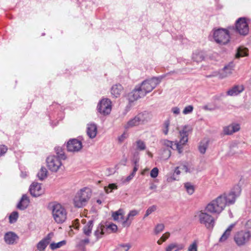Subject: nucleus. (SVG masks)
<instances>
[{"label":"nucleus","instance_id":"obj_1","mask_svg":"<svg viewBox=\"0 0 251 251\" xmlns=\"http://www.w3.org/2000/svg\"><path fill=\"white\" fill-rule=\"evenodd\" d=\"M238 196L234 192L223 194L207 204L204 210L197 211L195 217L200 224L208 229H212L215 225L216 219L208 212L219 215L226 206L235 202Z\"/></svg>","mask_w":251,"mask_h":251},{"label":"nucleus","instance_id":"obj_2","mask_svg":"<svg viewBox=\"0 0 251 251\" xmlns=\"http://www.w3.org/2000/svg\"><path fill=\"white\" fill-rule=\"evenodd\" d=\"M160 80L156 77L144 81L139 86L136 88L128 95L130 102L137 100L145 97L147 94L151 92L159 83Z\"/></svg>","mask_w":251,"mask_h":251},{"label":"nucleus","instance_id":"obj_3","mask_svg":"<svg viewBox=\"0 0 251 251\" xmlns=\"http://www.w3.org/2000/svg\"><path fill=\"white\" fill-rule=\"evenodd\" d=\"M50 207L53 219L57 223L62 224L66 220L67 212L60 204L53 203Z\"/></svg>","mask_w":251,"mask_h":251},{"label":"nucleus","instance_id":"obj_4","mask_svg":"<svg viewBox=\"0 0 251 251\" xmlns=\"http://www.w3.org/2000/svg\"><path fill=\"white\" fill-rule=\"evenodd\" d=\"M91 197V190L87 187L83 188L78 191L74 199L75 207L80 208L84 206Z\"/></svg>","mask_w":251,"mask_h":251},{"label":"nucleus","instance_id":"obj_5","mask_svg":"<svg viewBox=\"0 0 251 251\" xmlns=\"http://www.w3.org/2000/svg\"><path fill=\"white\" fill-rule=\"evenodd\" d=\"M234 27H229L228 29L218 28L213 31V36L215 41L219 44L225 45L230 41V32L234 30Z\"/></svg>","mask_w":251,"mask_h":251},{"label":"nucleus","instance_id":"obj_6","mask_svg":"<svg viewBox=\"0 0 251 251\" xmlns=\"http://www.w3.org/2000/svg\"><path fill=\"white\" fill-rule=\"evenodd\" d=\"M149 118V115L147 113H139L133 118L129 120L125 125V128L128 129L134 126H138L147 122Z\"/></svg>","mask_w":251,"mask_h":251},{"label":"nucleus","instance_id":"obj_7","mask_svg":"<svg viewBox=\"0 0 251 251\" xmlns=\"http://www.w3.org/2000/svg\"><path fill=\"white\" fill-rule=\"evenodd\" d=\"M191 131V128L187 126H185L182 129L179 131L180 138L179 142L176 143V149L179 153H182L183 147L188 142V136L189 132Z\"/></svg>","mask_w":251,"mask_h":251},{"label":"nucleus","instance_id":"obj_8","mask_svg":"<svg viewBox=\"0 0 251 251\" xmlns=\"http://www.w3.org/2000/svg\"><path fill=\"white\" fill-rule=\"evenodd\" d=\"M251 233L249 231L241 230L236 233L234 236V241L239 247L245 245L250 241Z\"/></svg>","mask_w":251,"mask_h":251},{"label":"nucleus","instance_id":"obj_9","mask_svg":"<svg viewBox=\"0 0 251 251\" xmlns=\"http://www.w3.org/2000/svg\"><path fill=\"white\" fill-rule=\"evenodd\" d=\"M111 101L108 98L101 99L98 104L97 110L101 115H109L112 109Z\"/></svg>","mask_w":251,"mask_h":251},{"label":"nucleus","instance_id":"obj_10","mask_svg":"<svg viewBox=\"0 0 251 251\" xmlns=\"http://www.w3.org/2000/svg\"><path fill=\"white\" fill-rule=\"evenodd\" d=\"M235 29L240 35L243 36L247 35L249 32V27L246 18H239L236 21Z\"/></svg>","mask_w":251,"mask_h":251},{"label":"nucleus","instance_id":"obj_11","mask_svg":"<svg viewBox=\"0 0 251 251\" xmlns=\"http://www.w3.org/2000/svg\"><path fill=\"white\" fill-rule=\"evenodd\" d=\"M47 165L51 172H56L62 166L61 160L55 155H50L46 159Z\"/></svg>","mask_w":251,"mask_h":251},{"label":"nucleus","instance_id":"obj_12","mask_svg":"<svg viewBox=\"0 0 251 251\" xmlns=\"http://www.w3.org/2000/svg\"><path fill=\"white\" fill-rule=\"evenodd\" d=\"M67 150L70 152H78L82 148L81 141L76 139H70L67 143Z\"/></svg>","mask_w":251,"mask_h":251},{"label":"nucleus","instance_id":"obj_13","mask_svg":"<svg viewBox=\"0 0 251 251\" xmlns=\"http://www.w3.org/2000/svg\"><path fill=\"white\" fill-rule=\"evenodd\" d=\"M53 236V233L52 232H50L41 240L36 246L38 250L39 251H43L49 244Z\"/></svg>","mask_w":251,"mask_h":251},{"label":"nucleus","instance_id":"obj_14","mask_svg":"<svg viewBox=\"0 0 251 251\" xmlns=\"http://www.w3.org/2000/svg\"><path fill=\"white\" fill-rule=\"evenodd\" d=\"M29 191L30 194L35 197H39L43 193V190L41 188V184L35 182H33L31 184Z\"/></svg>","mask_w":251,"mask_h":251},{"label":"nucleus","instance_id":"obj_15","mask_svg":"<svg viewBox=\"0 0 251 251\" xmlns=\"http://www.w3.org/2000/svg\"><path fill=\"white\" fill-rule=\"evenodd\" d=\"M18 239V236L15 233L11 231L6 233L4 237V241L8 245L16 244Z\"/></svg>","mask_w":251,"mask_h":251},{"label":"nucleus","instance_id":"obj_16","mask_svg":"<svg viewBox=\"0 0 251 251\" xmlns=\"http://www.w3.org/2000/svg\"><path fill=\"white\" fill-rule=\"evenodd\" d=\"M138 214V210L134 209L130 211L128 213L126 220L123 221V226L124 227H129L134 219V217L137 216Z\"/></svg>","mask_w":251,"mask_h":251},{"label":"nucleus","instance_id":"obj_17","mask_svg":"<svg viewBox=\"0 0 251 251\" xmlns=\"http://www.w3.org/2000/svg\"><path fill=\"white\" fill-rule=\"evenodd\" d=\"M234 65L233 62H230L227 65L224 67L220 73V77L224 78L231 75L234 70Z\"/></svg>","mask_w":251,"mask_h":251},{"label":"nucleus","instance_id":"obj_18","mask_svg":"<svg viewBox=\"0 0 251 251\" xmlns=\"http://www.w3.org/2000/svg\"><path fill=\"white\" fill-rule=\"evenodd\" d=\"M240 129V126L238 124H231L224 128V132L226 135H231L238 131Z\"/></svg>","mask_w":251,"mask_h":251},{"label":"nucleus","instance_id":"obj_19","mask_svg":"<svg viewBox=\"0 0 251 251\" xmlns=\"http://www.w3.org/2000/svg\"><path fill=\"white\" fill-rule=\"evenodd\" d=\"M244 90L243 85H235L229 89L226 92L227 95L230 96H235L241 93Z\"/></svg>","mask_w":251,"mask_h":251},{"label":"nucleus","instance_id":"obj_20","mask_svg":"<svg viewBox=\"0 0 251 251\" xmlns=\"http://www.w3.org/2000/svg\"><path fill=\"white\" fill-rule=\"evenodd\" d=\"M87 133L90 138H94L97 133V127L96 124L93 123L87 125Z\"/></svg>","mask_w":251,"mask_h":251},{"label":"nucleus","instance_id":"obj_21","mask_svg":"<svg viewBox=\"0 0 251 251\" xmlns=\"http://www.w3.org/2000/svg\"><path fill=\"white\" fill-rule=\"evenodd\" d=\"M29 203V200L26 194L22 196L20 202L17 204V208L20 210L26 209Z\"/></svg>","mask_w":251,"mask_h":251},{"label":"nucleus","instance_id":"obj_22","mask_svg":"<svg viewBox=\"0 0 251 251\" xmlns=\"http://www.w3.org/2000/svg\"><path fill=\"white\" fill-rule=\"evenodd\" d=\"M184 245L183 244H178L177 243H172L169 244L165 249V251H179L184 248Z\"/></svg>","mask_w":251,"mask_h":251},{"label":"nucleus","instance_id":"obj_23","mask_svg":"<svg viewBox=\"0 0 251 251\" xmlns=\"http://www.w3.org/2000/svg\"><path fill=\"white\" fill-rule=\"evenodd\" d=\"M112 217L113 220L115 221L122 222L124 221V212L123 209H120L118 210L113 212L112 214Z\"/></svg>","mask_w":251,"mask_h":251},{"label":"nucleus","instance_id":"obj_24","mask_svg":"<svg viewBox=\"0 0 251 251\" xmlns=\"http://www.w3.org/2000/svg\"><path fill=\"white\" fill-rule=\"evenodd\" d=\"M105 231V226L101 224H99L94 231V235L96 237L97 240H98L100 238H102L104 234Z\"/></svg>","mask_w":251,"mask_h":251},{"label":"nucleus","instance_id":"obj_25","mask_svg":"<svg viewBox=\"0 0 251 251\" xmlns=\"http://www.w3.org/2000/svg\"><path fill=\"white\" fill-rule=\"evenodd\" d=\"M123 88L120 84H117L112 86L111 89V94L114 97L118 98L122 92Z\"/></svg>","mask_w":251,"mask_h":251},{"label":"nucleus","instance_id":"obj_26","mask_svg":"<svg viewBox=\"0 0 251 251\" xmlns=\"http://www.w3.org/2000/svg\"><path fill=\"white\" fill-rule=\"evenodd\" d=\"M94 226V221L89 220L83 228V233L87 236H89L92 232Z\"/></svg>","mask_w":251,"mask_h":251},{"label":"nucleus","instance_id":"obj_27","mask_svg":"<svg viewBox=\"0 0 251 251\" xmlns=\"http://www.w3.org/2000/svg\"><path fill=\"white\" fill-rule=\"evenodd\" d=\"M204 58V55L201 51H196L193 53V59L194 61L200 62L202 61Z\"/></svg>","mask_w":251,"mask_h":251},{"label":"nucleus","instance_id":"obj_28","mask_svg":"<svg viewBox=\"0 0 251 251\" xmlns=\"http://www.w3.org/2000/svg\"><path fill=\"white\" fill-rule=\"evenodd\" d=\"M48 171L45 167H42L37 174L38 178L43 180L47 177Z\"/></svg>","mask_w":251,"mask_h":251},{"label":"nucleus","instance_id":"obj_29","mask_svg":"<svg viewBox=\"0 0 251 251\" xmlns=\"http://www.w3.org/2000/svg\"><path fill=\"white\" fill-rule=\"evenodd\" d=\"M248 55V50L246 48L239 47L237 49V52L236 54V57L239 58Z\"/></svg>","mask_w":251,"mask_h":251},{"label":"nucleus","instance_id":"obj_30","mask_svg":"<svg viewBox=\"0 0 251 251\" xmlns=\"http://www.w3.org/2000/svg\"><path fill=\"white\" fill-rule=\"evenodd\" d=\"M55 151L57 154L56 156L58 157L60 160H65L66 158L64 152L61 148L56 147L55 148Z\"/></svg>","mask_w":251,"mask_h":251},{"label":"nucleus","instance_id":"obj_31","mask_svg":"<svg viewBox=\"0 0 251 251\" xmlns=\"http://www.w3.org/2000/svg\"><path fill=\"white\" fill-rule=\"evenodd\" d=\"M136 149L138 151H144L146 148L145 142L141 140H138L135 143Z\"/></svg>","mask_w":251,"mask_h":251},{"label":"nucleus","instance_id":"obj_32","mask_svg":"<svg viewBox=\"0 0 251 251\" xmlns=\"http://www.w3.org/2000/svg\"><path fill=\"white\" fill-rule=\"evenodd\" d=\"M208 146L207 141L201 142L199 146V150L201 154H204Z\"/></svg>","mask_w":251,"mask_h":251},{"label":"nucleus","instance_id":"obj_33","mask_svg":"<svg viewBox=\"0 0 251 251\" xmlns=\"http://www.w3.org/2000/svg\"><path fill=\"white\" fill-rule=\"evenodd\" d=\"M66 244V241L65 240H63L60 242H59L57 243H52L50 244V247L51 250H55L58 248H60L62 246L65 245Z\"/></svg>","mask_w":251,"mask_h":251},{"label":"nucleus","instance_id":"obj_34","mask_svg":"<svg viewBox=\"0 0 251 251\" xmlns=\"http://www.w3.org/2000/svg\"><path fill=\"white\" fill-rule=\"evenodd\" d=\"M184 187L188 194L192 195L194 192V187L191 183L186 182L184 183Z\"/></svg>","mask_w":251,"mask_h":251},{"label":"nucleus","instance_id":"obj_35","mask_svg":"<svg viewBox=\"0 0 251 251\" xmlns=\"http://www.w3.org/2000/svg\"><path fill=\"white\" fill-rule=\"evenodd\" d=\"M180 169L182 171H184L186 173H192L194 170V168L192 167L191 166H189L186 164H183L180 166Z\"/></svg>","mask_w":251,"mask_h":251},{"label":"nucleus","instance_id":"obj_36","mask_svg":"<svg viewBox=\"0 0 251 251\" xmlns=\"http://www.w3.org/2000/svg\"><path fill=\"white\" fill-rule=\"evenodd\" d=\"M171 154V151L170 149H164L162 154V158L164 160H167L170 157Z\"/></svg>","mask_w":251,"mask_h":251},{"label":"nucleus","instance_id":"obj_37","mask_svg":"<svg viewBox=\"0 0 251 251\" xmlns=\"http://www.w3.org/2000/svg\"><path fill=\"white\" fill-rule=\"evenodd\" d=\"M18 218V213L17 211H13L9 216V223L11 224L15 223L17 221Z\"/></svg>","mask_w":251,"mask_h":251},{"label":"nucleus","instance_id":"obj_38","mask_svg":"<svg viewBox=\"0 0 251 251\" xmlns=\"http://www.w3.org/2000/svg\"><path fill=\"white\" fill-rule=\"evenodd\" d=\"M161 142L162 145L166 147V149H170V150L172 149V146L173 145V142L172 141L167 139H164L161 140Z\"/></svg>","mask_w":251,"mask_h":251},{"label":"nucleus","instance_id":"obj_39","mask_svg":"<svg viewBox=\"0 0 251 251\" xmlns=\"http://www.w3.org/2000/svg\"><path fill=\"white\" fill-rule=\"evenodd\" d=\"M164 225L163 224H157L154 229L155 234H157L162 231L164 229Z\"/></svg>","mask_w":251,"mask_h":251},{"label":"nucleus","instance_id":"obj_40","mask_svg":"<svg viewBox=\"0 0 251 251\" xmlns=\"http://www.w3.org/2000/svg\"><path fill=\"white\" fill-rule=\"evenodd\" d=\"M169 126H170V121L169 120L165 121L164 123L163 128V132L165 135H167L168 133Z\"/></svg>","mask_w":251,"mask_h":251},{"label":"nucleus","instance_id":"obj_41","mask_svg":"<svg viewBox=\"0 0 251 251\" xmlns=\"http://www.w3.org/2000/svg\"><path fill=\"white\" fill-rule=\"evenodd\" d=\"M106 229H109L112 232H116L117 231V226L114 224H111L106 226L105 227Z\"/></svg>","mask_w":251,"mask_h":251},{"label":"nucleus","instance_id":"obj_42","mask_svg":"<svg viewBox=\"0 0 251 251\" xmlns=\"http://www.w3.org/2000/svg\"><path fill=\"white\" fill-rule=\"evenodd\" d=\"M230 233H228L227 231H225L224 233L223 234L221 238L219 239V242H225L227 238L230 236Z\"/></svg>","mask_w":251,"mask_h":251},{"label":"nucleus","instance_id":"obj_43","mask_svg":"<svg viewBox=\"0 0 251 251\" xmlns=\"http://www.w3.org/2000/svg\"><path fill=\"white\" fill-rule=\"evenodd\" d=\"M117 186L115 184H110L108 187H105L104 190L107 193H109L112 192L113 189H116Z\"/></svg>","mask_w":251,"mask_h":251},{"label":"nucleus","instance_id":"obj_44","mask_svg":"<svg viewBox=\"0 0 251 251\" xmlns=\"http://www.w3.org/2000/svg\"><path fill=\"white\" fill-rule=\"evenodd\" d=\"M156 209V207L155 205H152L146 211L145 215V217L148 216L151 213L154 212Z\"/></svg>","mask_w":251,"mask_h":251},{"label":"nucleus","instance_id":"obj_45","mask_svg":"<svg viewBox=\"0 0 251 251\" xmlns=\"http://www.w3.org/2000/svg\"><path fill=\"white\" fill-rule=\"evenodd\" d=\"M193 106L192 105H188L187 106H186L183 111V113L184 114H188L190 113H191L193 111Z\"/></svg>","mask_w":251,"mask_h":251},{"label":"nucleus","instance_id":"obj_46","mask_svg":"<svg viewBox=\"0 0 251 251\" xmlns=\"http://www.w3.org/2000/svg\"><path fill=\"white\" fill-rule=\"evenodd\" d=\"M158 174V169L157 168H154L151 172L150 175L152 178H155Z\"/></svg>","mask_w":251,"mask_h":251},{"label":"nucleus","instance_id":"obj_47","mask_svg":"<svg viewBox=\"0 0 251 251\" xmlns=\"http://www.w3.org/2000/svg\"><path fill=\"white\" fill-rule=\"evenodd\" d=\"M188 251H197V244L196 242H193L188 247Z\"/></svg>","mask_w":251,"mask_h":251},{"label":"nucleus","instance_id":"obj_48","mask_svg":"<svg viewBox=\"0 0 251 251\" xmlns=\"http://www.w3.org/2000/svg\"><path fill=\"white\" fill-rule=\"evenodd\" d=\"M128 137V134L126 132L123 133L118 138L119 142L121 143L124 141V140L126 139Z\"/></svg>","mask_w":251,"mask_h":251},{"label":"nucleus","instance_id":"obj_49","mask_svg":"<svg viewBox=\"0 0 251 251\" xmlns=\"http://www.w3.org/2000/svg\"><path fill=\"white\" fill-rule=\"evenodd\" d=\"M7 151V147L4 145L0 146V155H3Z\"/></svg>","mask_w":251,"mask_h":251},{"label":"nucleus","instance_id":"obj_50","mask_svg":"<svg viewBox=\"0 0 251 251\" xmlns=\"http://www.w3.org/2000/svg\"><path fill=\"white\" fill-rule=\"evenodd\" d=\"M170 235V233L169 232L165 233L160 238L161 240H162V242H165L169 237Z\"/></svg>","mask_w":251,"mask_h":251},{"label":"nucleus","instance_id":"obj_51","mask_svg":"<svg viewBox=\"0 0 251 251\" xmlns=\"http://www.w3.org/2000/svg\"><path fill=\"white\" fill-rule=\"evenodd\" d=\"M89 243V239L88 238H86L84 240H82L80 241L79 246H82L83 245L88 244Z\"/></svg>","mask_w":251,"mask_h":251},{"label":"nucleus","instance_id":"obj_52","mask_svg":"<svg viewBox=\"0 0 251 251\" xmlns=\"http://www.w3.org/2000/svg\"><path fill=\"white\" fill-rule=\"evenodd\" d=\"M137 162L138 161L137 160H136L134 162V164H135V166L134 167V168H133V171L131 173L132 174H133L134 175H135L137 171L138 170V165H137Z\"/></svg>","mask_w":251,"mask_h":251},{"label":"nucleus","instance_id":"obj_53","mask_svg":"<svg viewBox=\"0 0 251 251\" xmlns=\"http://www.w3.org/2000/svg\"><path fill=\"white\" fill-rule=\"evenodd\" d=\"M172 111L176 115L179 114L180 113L179 108H178L177 107H174L172 108Z\"/></svg>","mask_w":251,"mask_h":251},{"label":"nucleus","instance_id":"obj_54","mask_svg":"<svg viewBox=\"0 0 251 251\" xmlns=\"http://www.w3.org/2000/svg\"><path fill=\"white\" fill-rule=\"evenodd\" d=\"M74 227L75 229H78L79 227V220L78 219H76L74 221Z\"/></svg>","mask_w":251,"mask_h":251},{"label":"nucleus","instance_id":"obj_55","mask_svg":"<svg viewBox=\"0 0 251 251\" xmlns=\"http://www.w3.org/2000/svg\"><path fill=\"white\" fill-rule=\"evenodd\" d=\"M234 226H235V224H234L230 225L228 227V228L226 230V231H227L228 233H230L231 234V231L232 228L234 227Z\"/></svg>","mask_w":251,"mask_h":251},{"label":"nucleus","instance_id":"obj_56","mask_svg":"<svg viewBox=\"0 0 251 251\" xmlns=\"http://www.w3.org/2000/svg\"><path fill=\"white\" fill-rule=\"evenodd\" d=\"M120 247L122 248H126V249H125V251H128L129 248H130V246L129 244L120 245Z\"/></svg>","mask_w":251,"mask_h":251},{"label":"nucleus","instance_id":"obj_57","mask_svg":"<svg viewBox=\"0 0 251 251\" xmlns=\"http://www.w3.org/2000/svg\"><path fill=\"white\" fill-rule=\"evenodd\" d=\"M135 175H134L133 174L131 173L126 178V181H129L130 180H131L133 177Z\"/></svg>","mask_w":251,"mask_h":251},{"label":"nucleus","instance_id":"obj_58","mask_svg":"<svg viewBox=\"0 0 251 251\" xmlns=\"http://www.w3.org/2000/svg\"><path fill=\"white\" fill-rule=\"evenodd\" d=\"M245 226L247 228H251V219L247 222Z\"/></svg>","mask_w":251,"mask_h":251},{"label":"nucleus","instance_id":"obj_59","mask_svg":"<svg viewBox=\"0 0 251 251\" xmlns=\"http://www.w3.org/2000/svg\"><path fill=\"white\" fill-rule=\"evenodd\" d=\"M179 169L180 167H177L175 169V173H176L177 175L180 174V171L179 170Z\"/></svg>","mask_w":251,"mask_h":251},{"label":"nucleus","instance_id":"obj_60","mask_svg":"<svg viewBox=\"0 0 251 251\" xmlns=\"http://www.w3.org/2000/svg\"><path fill=\"white\" fill-rule=\"evenodd\" d=\"M176 180V179L174 176H172L168 177L167 179V181L169 182H172Z\"/></svg>","mask_w":251,"mask_h":251},{"label":"nucleus","instance_id":"obj_61","mask_svg":"<svg viewBox=\"0 0 251 251\" xmlns=\"http://www.w3.org/2000/svg\"><path fill=\"white\" fill-rule=\"evenodd\" d=\"M156 188V186L154 184H152L151 186H150L151 189H155Z\"/></svg>","mask_w":251,"mask_h":251},{"label":"nucleus","instance_id":"obj_62","mask_svg":"<svg viewBox=\"0 0 251 251\" xmlns=\"http://www.w3.org/2000/svg\"><path fill=\"white\" fill-rule=\"evenodd\" d=\"M163 242H162V240H161V238L157 241V244L159 245H161Z\"/></svg>","mask_w":251,"mask_h":251},{"label":"nucleus","instance_id":"obj_63","mask_svg":"<svg viewBox=\"0 0 251 251\" xmlns=\"http://www.w3.org/2000/svg\"><path fill=\"white\" fill-rule=\"evenodd\" d=\"M97 202L100 204L101 203V201L100 200H98Z\"/></svg>","mask_w":251,"mask_h":251},{"label":"nucleus","instance_id":"obj_64","mask_svg":"<svg viewBox=\"0 0 251 251\" xmlns=\"http://www.w3.org/2000/svg\"><path fill=\"white\" fill-rule=\"evenodd\" d=\"M80 251H85V248H84V247H83V248L81 249V250H80Z\"/></svg>","mask_w":251,"mask_h":251}]
</instances>
